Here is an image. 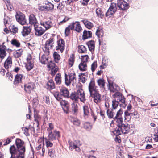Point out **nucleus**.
<instances>
[{"label": "nucleus", "instance_id": "58836bf2", "mask_svg": "<svg viewBox=\"0 0 158 158\" xmlns=\"http://www.w3.org/2000/svg\"><path fill=\"white\" fill-rule=\"evenodd\" d=\"M22 52L23 50L22 49H19L14 52V56L15 58H19L22 55Z\"/></svg>", "mask_w": 158, "mask_h": 158}, {"label": "nucleus", "instance_id": "49530a36", "mask_svg": "<svg viewBox=\"0 0 158 158\" xmlns=\"http://www.w3.org/2000/svg\"><path fill=\"white\" fill-rule=\"evenodd\" d=\"M71 121L74 125L79 126L80 124V122L79 120L77 118H72L71 119Z\"/></svg>", "mask_w": 158, "mask_h": 158}, {"label": "nucleus", "instance_id": "20e7f679", "mask_svg": "<svg viewBox=\"0 0 158 158\" xmlns=\"http://www.w3.org/2000/svg\"><path fill=\"white\" fill-rule=\"evenodd\" d=\"M10 151L11 154L10 158H24V155L20 152V151H19V150L17 149L14 145L10 147Z\"/></svg>", "mask_w": 158, "mask_h": 158}, {"label": "nucleus", "instance_id": "09e8293b", "mask_svg": "<svg viewBox=\"0 0 158 158\" xmlns=\"http://www.w3.org/2000/svg\"><path fill=\"white\" fill-rule=\"evenodd\" d=\"M96 12L98 16L101 18H102L103 16V14L100 8H98L96 10Z\"/></svg>", "mask_w": 158, "mask_h": 158}, {"label": "nucleus", "instance_id": "393cba45", "mask_svg": "<svg viewBox=\"0 0 158 158\" xmlns=\"http://www.w3.org/2000/svg\"><path fill=\"white\" fill-rule=\"evenodd\" d=\"M84 116L85 118H88V116L89 114V108L87 106L85 105L83 106Z\"/></svg>", "mask_w": 158, "mask_h": 158}, {"label": "nucleus", "instance_id": "9b49d317", "mask_svg": "<svg viewBox=\"0 0 158 158\" xmlns=\"http://www.w3.org/2000/svg\"><path fill=\"white\" fill-rule=\"evenodd\" d=\"M15 17L17 21L22 25H24L26 23V20L25 16L22 13H17Z\"/></svg>", "mask_w": 158, "mask_h": 158}, {"label": "nucleus", "instance_id": "7ed1b4c3", "mask_svg": "<svg viewBox=\"0 0 158 158\" xmlns=\"http://www.w3.org/2000/svg\"><path fill=\"white\" fill-rule=\"evenodd\" d=\"M94 81L91 80L89 83L88 89L90 96L93 98L94 102L97 104H98L101 101V95L99 93V91L97 89Z\"/></svg>", "mask_w": 158, "mask_h": 158}, {"label": "nucleus", "instance_id": "f03ea898", "mask_svg": "<svg viewBox=\"0 0 158 158\" xmlns=\"http://www.w3.org/2000/svg\"><path fill=\"white\" fill-rule=\"evenodd\" d=\"M114 98L112 102V109L115 110L117 109L119 105L120 107L125 108L126 106L125 98L120 92H116L113 95Z\"/></svg>", "mask_w": 158, "mask_h": 158}, {"label": "nucleus", "instance_id": "4d7b16f0", "mask_svg": "<svg viewBox=\"0 0 158 158\" xmlns=\"http://www.w3.org/2000/svg\"><path fill=\"white\" fill-rule=\"evenodd\" d=\"M33 107L36 108L38 105V100L36 98L33 99L32 101Z\"/></svg>", "mask_w": 158, "mask_h": 158}, {"label": "nucleus", "instance_id": "bf43d9fd", "mask_svg": "<svg viewBox=\"0 0 158 158\" xmlns=\"http://www.w3.org/2000/svg\"><path fill=\"white\" fill-rule=\"evenodd\" d=\"M47 64L48 67V68H49V69L50 70L56 66H55V64L51 61H50V62H48Z\"/></svg>", "mask_w": 158, "mask_h": 158}, {"label": "nucleus", "instance_id": "f257e3e1", "mask_svg": "<svg viewBox=\"0 0 158 158\" xmlns=\"http://www.w3.org/2000/svg\"><path fill=\"white\" fill-rule=\"evenodd\" d=\"M29 22L30 24L33 25L35 31V34L38 36L42 35L46 30L50 28L53 25L51 20L41 21L40 24H39L35 16L33 14L30 16Z\"/></svg>", "mask_w": 158, "mask_h": 158}, {"label": "nucleus", "instance_id": "4be33fe9", "mask_svg": "<svg viewBox=\"0 0 158 158\" xmlns=\"http://www.w3.org/2000/svg\"><path fill=\"white\" fill-rule=\"evenodd\" d=\"M92 36V32L89 31L84 30L82 35L83 39L85 40L91 38Z\"/></svg>", "mask_w": 158, "mask_h": 158}, {"label": "nucleus", "instance_id": "338daca9", "mask_svg": "<svg viewBox=\"0 0 158 158\" xmlns=\"http://www.w3.org/2000/svg\"><path fill=\"white\" fill-rule=\"evenodd\" d=\"M102 64L105 67H106L108 65V59L106 58H103Z\"/></svg>", "mask_w": 158, "mask_h": 158}, {"label": "nucleus", "instance_id": "6ab92c4d", "mask_svg": "<svg viewBox=\"0 0 158 158\" xmlns=\"http://www.w3.org/2000/svg\"><path fill=\"white\" fill-rule=\"evenodd\" d=\"M60 92L61 95L64 97L69 98V92L66 88L62 87L60 89Z\"/></svg>", "mask_w": 158, "mask_h": 158}, {"label": "nucleus", "instance_id": "774afa93", "mask_svg": "<svg viewBox=\"0 0 158 158\" xmlns=\"http://www.w3.org/2000/svg\"><path fill=\"white\" fill-rule=\"evenodd\" d=\"M45 139L47 147V148L52 147L53 145L52 143L49 141L46 138Z\"/></svg>", "mask_w": 158, "mask_h": 158}, {"label": "nucleus", "instance_id": "603ef678", "mask_svg": "<svg viewBox=\"0 0 158 158\" xmlns=\"http://www.w3.org/2000/svg\"><path fill=\"white\" fill-rule=\"evenodd\" d=\"M54 128V125L51 123H48V127L47 131L48 133H50L52 132V130Z\"/></svg>", "mask_w": 158, "mask_h": 158}, {"label": "nucleus", "instance_id": "f8f14e48", "mask_svg": "<svg viewBox=\"0 0 158 158\" xmlns=\"http://www.w3.org/2000/svg\"><path fill=\"white\" fill-rule=\"evenodd\" d=\"M77 94L80 100L83 102L85 101L86 99L84 90L81 87H79L77 92H75Z\"/></svg>", "mask_w": 158, "mask_h": 158}, {"label": "nucleus", "instance_id": "dca6fc26", "mask_svg": "<svg viewBox=\"0 0 158 158\" xmlns=\"http://www.w3.org/2000/svg\"><path fill=\"white\" fill-rule=\"evenodd\" d=\"M31 26L23 27V30L21 31V34L23 37L27 36L31 32Z\"/></svg>", "mask_w": 158, "mask_h": 158}, {"label": "nucleus", "instance_id": "e2e57ef3", "mask_svg": "<svg viewBox=\"0 0 158 158\" xmlns=\"http://www.w3.org/2000/svg\"><path fill=\"white\" fill-rule=\"evenodd\" d=\"M131 116H134V118L135 119H138L139 118V115L138 112L135 111L132 112Z\"/></svg>", "mask_w": 158, "mask_h": 158}, {"label": "nucleus", "instance_id": "a19ab883", "mask_svg": "<svg viewBox=\"0 0 158 158\" xmlns=\"http://www.w3.org/2000/svg\"><path fill=\"white\" fill-rule=\"evenodd\" d=\"M113 119L118 123L117 126L118 127H119V126H120L123 124L122 123L123 122L122 118H114Z\"/></svg>", "mask_w": 158, "mask_h": 158}, {"label": "nucleus", "instance_id": "f704fd0d", "mask_svg": "<svg viewBox=\"0 0 158 158\" xmlns=\"http://www.w3.org/2000/svg\"><path fill=\"white\" fill-rule=\"evenodd\" d=\"M79 68L81 71H85L87 70L86 63L81 62L79 65Z\"/></svg>", "mask_w": 158, "mask_h": 158}, {"label": "nucleus", "instance_id": "72a5a7b5", "mask_svg": "<svg viewBox=\"0 0 158 158\" xmlns=\"http://www.w3.org/2000/svg\"><path fill=\"white\" fill-rule=\"evenodd\" d=\"M47 88L49 89H53L55 88V84L52 80H50L47 84Z\"/></svg>", "mask_w": 158, "mask_h": 158}, {"label": "nucleus", "instance_id": "c756f323", "mask_svg": "<svg viewBox=\"0 0 158 158\" xmlns=\"http://www.w3.org/2000/svg\"><path fill=\"white\" fill-rule=\"evenodd\" d=\"M75 29L77 32L80 33L82 31V29L81 26L79 22L76 21L75 22Z\"/></svg>", "mask_w": 158, "mask_h": 158}, {"label": "nucleus", "instance_id": "5701e85b", "mask_svg": "<svg viewBox=\"0 0 158 158\" xmlns=\"http://www.w3.org/2000/svg\"><path fill=\"white\" fill-rule=\"evenodd\" d=\"M12 64L11 58L8 57L5 62L4 66L6 69H8L11 67Z\"/></svg>", "mask_w": 158, "mask_h": 158}, {"label": "nucleus", "instance_id": "052dcab7", "mask_svg": "<svg viewBox=\"0 0 158 158\" xmlns=\"http://www.w3.org/2000/svg\"><path fill=\"white\" fill-rule=\"evenodd\" d=\"M109 89L110 92H112L113 93L115 92V93L117 92H116V89L114 88L112 85L110 83H109Z\"/></svg>", "mask_w": 158, "mask_h": 158}, {"label": "nucleus", "instance_id": "9d476101", "mask_svg": "<svg viewBox=\"0 0 158 158\" xmlns=\"http://www.w3.org/2000/svg\"><path fill=\"white\" fill-rule=\"evenodd\" d=\"M57 45L56 47V50L59 53H62L65 49V42L62 39L57 41Z\"/></svg>", "mask_w": 158, "mask_h": 158}, {"label": "nucleus", "instance_id": "de8ad7c7", "mask_svg": "<svg viewBox=\"0 0 158 158\" xmlns=\"http://www.w3.org/2000/svg\"><path fill=\"white\" fill-rule=\"evenodd\" d=\"M11 43L13 45L17 47H19L20 45V42L17 40L15 39L12 40Z\"/></svg>", "mask_w": 158, "mask_h": 158}, {"label": "nucleus", "instance_id": "7c9ffc66", "mask_svg": "<svg viewBox=\"0 0 158 158\" xmlns=\"http://www.w3.org/2000/svg\"><path fill=\"white\" fill-rule=\"evenodd\" d=\"M55 81L57 85H60L61 83V77L60 73L57 74L55 78Z\"/></svg>", "mask_w": 158, "mask_h": 158}, {"label": "nucleus", "instance_id": "13d9d810", "mask_svg": "<svg viewBox=\"0 0 158 158\" xmlns=\"http://www.w3.org/2000/svg\"><path fill=\"white\" fill-rule=\"evenodd\" d=\"M51 74L52 76H54L58 70V68L57 66H56L53 68L52 69H51Z\"/></svg>", "mask_w": 158, "mask_h": 158}, {"label": "nucleus", "instance_id": "4c0bfd02", "mask_svg": "<svg viewBox=\"0 0 158 158\" xmlns=\"http://www.w3.org/2000/svg\"><path fill=\"white\" fill-rule=\"evenodd\" d=\"M60 103L61 105L66 107L67 109H68L69 107V104L68 101L63 100L62 99L60 101Z\"/></svg>", "mask_w": 158, "mask_h": 158}, {"label": "nucleus", "instance_id": "6e6d98bb", "mask_svg": "<svg viewBox=\"0 0 158 158\" xmlns=\"http://www.w3.org/2000/svg\"><path fill=\"white\" fill-rule=\"evenodd\" d=\"M120 127H118V128H116L115 130L114 131V133L116 135H120L122 133L121 130H120Z\"/></svg>", "mask_w": 158, "mask_h": 158}, {"label": "nucleus", "instance_id": "4468645a", "mask_svg": "<svg viewBox=\"0 0 158 158\" xmlns=\"http://www.w3.org/2000/svg\"><path fill=\"white\" fill-rule=\"evenodd\" d=\"M3 43L2 45H0V63L2 61V60L5 57L6 55V47Z\"/></svg>", "mask_w": 158, "mask_h": 158}, {"label": "nucleus", "instance_id": "1a4fd4ad", "mask_svg": "<svg viewBox=\"0 0 158 158\" xmlns=\"http://www.w3.org/2000/svg\"><path fill=\"white\" fill-rule=\"evenodd\" d=\"M15 143L19 151L24 155L25 148L24 142L20 139L17 138L16 140Z\"/></svg>", "mask_w": 158, "mask_h": 158}, {"label": "nucleus", "instance_id": "bb28decb", "mask_svg": "<svg viewBox=\"0 0 158 158\" xmlns=\"http://www.w3.org/2000/svg\"><path fill=\"white\" fill-rule=\"evenodd\" d=\"M78 102H74L71 104V108L72 111L75 114L77 113L78 112Z\"/></svg>", "mask_w": 158, "mask_h": 158}, {"label": "nucleus", "instance_id": "5fc2aeb1", "mask_svg": "<svg viewBox=\"0 0 158 158\" xmlns=\"http://www.w3.org/2000/svg\"><path fill=\"white\" fill-rule=\"evenodd\" d=\"M49 139L51 140H55L56 139L54 135V134L52 132L48 133Z\"/></svg>", "mask_w": 158, "mask_h": 158}, {"label": "nucleus", "instance_id": "79ce46f5", "mask_svg": "<svg viewBox=\"0 0 158 158\" xmlns=\"http://www.w3.org/2000/svg\"><path fill=\"white\" fill-rule=\"evenodd\" d=\"M48 155L51 158H55L56 157L55 151L53 149H51L49 150Z\"/></svg>", "mask_w": 158, "mask_h": 158}, {"label": "nucleus", "instance_id": "680f3d73", "mask_svg": "<svg viewBox=\"0 0 158 158\" xmlns=\"http://www.w3.org/2000/svg\"><path fill=\"white\" fill-rule=\"evenodd\" d=\"M4 1L6 4V5L8 10H11L12 9V8L10 5V1L9 0H4Z\"/></svg>", "mask_w": 158, "mask_h": 158}, {"label": "nucleus", "instance_id": "0e129e2a", "mask_svg": "<svg viewBox=\"0 0 158 158\" xmlns=\"http://www.w3.org/2000/svg\"><path fill=\"white\" fill-rule=\"evenodd\" d=\"M74 59L72 57H71L69 59V67H72L74 63Z\"/></svg>", "mask_w": 158, "mask_h": 158}, {"label": "nucleus", "instance_id": "69168bd1", "mask_svg": "<svg viewBox=\"0 0 158 158\" xmlns=\"http://www.w3.org/2000/svg\"><path fill=\"white\" fill-rule=\"evenodd\" d=\"M69 18L67 17H65L61 21L59 22L58 23V24L59 25H61L64 23H65L67 21H68Z\"/></svg>", "mask_w": 158, "mask_h": 158}, {"label": "nucleus", "instance_id": "c9c22d12", "mask_svg": "<svg viewBox=\"0 0 158 158\" xmlns=\"http://www.w3.org/2000/svg\"><path fill=\"white\" fill-rule=\"evenodd\" d=\"M78 51L79 53H85L86 51V48L84 45H79L78 46Z\"/></svg>", "mask_w": 158, "mask_h": 158}, {"label": "nucleus", "instance_id": "c03bdc74", "mask_svg": "<svg viewBox=\"0 0 158 158\" xmlns=\"http://www.w3.org/2000/svg\"><path fill=\"white\" fill-rule=\"evenodd\" d=\"M123 113V110L120 108L117 111L116 115L114 118H122V115Z\"/></svg>", "mask_w": 158, "mask_h": 158}, {"label": "nucleus", "instance_id": "412c9836", "mask_svg": "<svg viewBox=\"0 0 158 158\" xmlns=\"http://www.w3.org/2000/svg\"><path fill=\"white\" fill-rule=\"evenodd\" d=\"M85 27L88 29H90L94 27L93 24L87 20V19H85L81 21Z\"/></svg>", "mask_w": 158, "mask_h": 158}, {"label": "nucleus", "instance_id": "a18cd8bd", "mask_svg": "<svg viewBox=\"0 0 158 158\" xmlns=\"http://www.w3.org/2000/svg\"><path fill=\"white\" fill-rule=\"evenodd\" d=\"M84 126L85 128L88 131H90L92 128V126L90 123L89 122H86L84 123Z\"/></svg>", "mask_w": 158, "mask_h": 158}, {"label": "nucleus", "instance_id": "a878e982", "mask_svg": "<svg viewBox=\"0 0 158 158\" xmlns=\"http://www.w3.org/2000/svg\"><path fill=\"white\" fill-rule=\"evenodd\" d=\"M43 55L40 59V62L43 64H47L48 62L49 58L48 56V55Z\"/></svg>", "mask_w": 158, "mask_h": 158}, {"label": "nucleus", "instance_id": "3c124183", "mask_svg": "<svg viewBox=\"0 0 158 158\" xmlns=\"http://www.w3.org/2000/svg\"><path fill=\"white\" fill-rule=\"evenodd\" d=\"M35 121H36L37 124V126L39 125V123L41 120V117L37 114H35L34 115Z\"/></svg>", "mask_w": 158, "mask_h": 158}, {"label": "nucleus", "instance_id": "aec40b11", "mask_svg": "<svg viewBox=\"0 0 158 158\" xmlns=\"http://www.w3.org/2000/svg\"><path fill=\"white\" fill-rule=\"evenodd\" d=\"M54 5L50 2H48L46 5L44 6H40L39 9L41 10H43L44 9H46L48 11H51L54 8Z\"/></svg>", "mask_w": 158, "mask_h": 158}, {"label": "nucleus", "instance_id": "b1692460", "mask_svg": "<svg viewBox=\"0 0 158 158\" xmlns=\"http://www.w3.org/2000/svg\"><path fill=\"white\" fill-rule=\"evenodd\" d=\"M116 111L112 109H108L107 110V114L108 118H113Z\"/></svg>", "mask_w": 158, "mask_h": 158}, {"label": "nucleus", "instance_id": "e433bc0d", "mask_svg": "<svg viewBox=\"0 0 158 158\" xmlns=\"http://www.w3.org/2000/svg\"><path fill=\"white\" fill-rule=\"evenodd\" d=\"M34 64L33 61H29L27 62L26 65V68L27 71H30L33 67Z\"/></svg>", "mask_w": 158, "mask_h": 158}, {"label": "nucleus", "instance_id": "f3484780", "mask_svg": "<svg viewBox=\"0 0 158 158\" xmlns=\"http://www.w3.org/2000/svg\"><path fill=\"white\" fill-rule=\"evenodd\" d=\"M35 85L33 83H28L24 85V90L28 93H30L31 91L33 90Z\"/></svg>", "mask_w": 158, "mask_h": 158}, {"label": "nucleus", "instance_id": "ddd939ff", "mask_svg": "<svg viewBox=\"0 0 158 158\" xmlns=\"http://www.w3.org/2000/svg\"><path fill=\"white\" fill-rule=\"evenodd\" d=\"M118 6L120 9L123 10L127 9L129 8V4L124 0L118 1Z\"/></svg>", "mask_w": 158, "mask_h": 158}, {"label": "nucleus", "instance_id": "ea45409f", "mask_svg": "<svg viewBox=\"0 0 158 158\" xmlns=\"http://www.w3.org/2000/svg\"><path fill=\"white\" fill-rule=\"evenodd\" d=\"M53 57L56 63H58L60 59V55L56 52H55L53 54Z\"/></svg>", "mask_w": 158, "mask_h": 158}, {"label": "nucleus", "instance_id": "2f4dec72", "mask_svg": "<svg viewBox=\"0 0 158 158\" xmlns=\"http://www.w3.org/2000/svg\"><path fill=\"white\" fill-rule=\"evenodd\" d=\"M97 82L100 88L105 89V82L103 78H100L98 80Z\"/></svg>", "mask_w": 158, "mask_h": 158}, {"label": "nucleus", "instance_id": "423d86ee", "mask_svg": "<svg viewBox=\"0 0 158 158\" xmlns=\"http://www.w3.org/2000/svg\"><path fill=\"white\" fill-rule=\"evenodd\" d=\"M76 80V75L75 73H69L67 75L65 73V84L67 86H69L71 83H74Z\"/></svg>", "mask_w": 158, "mask_h": 158}, {"label": "nucleus", "instance_id": "2eb2a0df", "mask_svg": "<svg viewBox=\"0 0 158 158\" xmlns=\"http://www.w3.org/2000/svg\"><path fill=\"white\" fill-rule=\"evenodd\" d=\"M120 127V130H121L122 133L126 134L129 131L130 127L127 123L123 124Z\"/></svg>", "mask_w": 158, "mask_h": 158}, {"label": "nucleus", "instance_id": "6e6552de", "mask_svg": "<svg viewBox=\"0 0 158 158\" xmlns=\"http://www.w3.org/2000/svg\"><path fill=\"white\" fill-rule=\"evenodd\" d=\"M68 143L69 145V148L70 150H72L75 149L77 151L79 152L80 151V146H81V144L80 141L77 140L72 142L69 140L68 141Z\"/></svg>", "mask_w": 158, "mask_h": 158}, {"label": "nucleus", "instance_id": "c85d7f7f", "mask_svg": "<svg viewBox=\"0 0 158 158\" xmlns=\"http://www.w3.org/2000/svg\"><path fill=\"white\" fill-rule=\"evenodd\" d=\"M69 97L75 102H78L79 100L80 99L75 92H72Z\"/></svg>", "mask_w": 158, "mask_h": 158}, {"label": "nucleus", "instance_id": "cd10ccee", "mask_svg": "<svg viewBox=\"0 0 158 158\" xmlns=\"http://www.w3.org/2000/svg\"><path fill=\"white\" fill-rule=\"evenodd\" d=\"M87 45L89 50L92 52L94 50L95 44L93 41H90L87 43Z\"/></svg>", "mask_w": 158, "mask_h": 158}, {"label": "nucleus", "instance_id": "a211bd4d", "mask_svg": "<svg viewBox=\"0 0 158 158\" xmlns=\"http://www.w3.org/2000/svg\"><path fill=\"white\" fill-rule=\"evenodd\" d=\"M24 78L23 75L21 74H17L15 75L14 84L15 85L19 83L22 82V80Z\"/></svg>", "mask_w": 158, "mask_h": 158}, {"label": "nucleus", "instance_id": "39448f33", "mask_svg": "<svg viewBox=\"0 0 158 158\" xmlns=\"http://www.w3.org/2000/svg\"><path fill=\"white\" fill-rule=\"evenodd\" d=\"M54 41L53 39H50L46 42L43 48V51L47 55H49L50 50L53 48L54 44Z\"/></svg>", "mask_w": 158, "mask_h": 158}, {"label": "nucleus", "instance_id": "473e14b6", "mask_svg": "<svg viewBox=\"0 0 158 158\" xmlns=\"http://www.w3.org/2000/svg\"><path fill=\"white\" fill-rule=\"evenodd\" d=\"M132 111H131L126 110L124 112L125 120L128 121L131 119V117Z\"/></svg>", "mask_w": 158, "mask_h": 158}, {"label": "nucleus", "instance_id": "0eeeda50", "mask_svg": "<svg viewBox=\"0 0 158 158\" xmlns=\"http://www.w3.org/2000/svg\"><path fill=\"white\" fill-rule=\"evenodd\" d=\"M118 5L115 3H111L110 6L106 14V16L108 17H110L117 11Z\"/></svg>", "mask_w": 158, "mask_h": 158}, {"label": "nucleus", "instance_id": "37998d69", "mask_svg": "<svg viewBox=\"0 0 158 158\" xmlns=\"http://www.w3.org/2000/svg\"><path fill=\"white\" fill-rule=\"evenodd\" d=\"M89 59V57L87 55L81 56V62L86 63Z\"/></svg>", "mask_w": 158, "mask_h": 158}, {"label": "nucleus", "instance_id": "864d4df0", "mask_svg": "<svg viewBox=\"0 0 158 158\" xmlns=\"http://www.w3.org/2000/svg\"><path fill=\"white\" fill-rule=\"evenodd\" d=\"M97 67V63L96 61L94 62L91 65V70L92 72H94Z\"/></svg>", "mask_w": 158, "mask_h": 158}, {"label": "nucleus", "instance_id": "8fccbe9b", "mask_svg": "<svg viewBox=\"0 0 158 158\" xmlns=\"http://www.w3.org/2000/svg\"><path fill=\"white\" fill-rule=\"evenodd\" d=\"M53 95L56 99L59 101H60L62 99L61 98V94L58 92H55L53 94Z\"/></svg>", "mask_w": 158, "mask_h": 158}]
</instances>
